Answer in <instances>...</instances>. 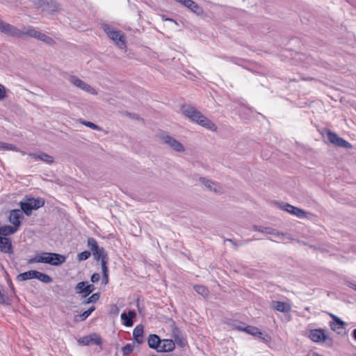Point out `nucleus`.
<instances>
[{"mask_svg":"<svg viewBox=\"0 0 356 356\" xmlns=\"http://www.w3.org/2000/svg\"><path fill=\"white\" fill-rule=\"evenodd\" d=\"M66 257L65 255L55 253L43 252L40 254H35L33 257L28 260V264L43 263L51 266H58L65 263Z\"/></svg>","mask_w":356,"mask_h":356,"instance_id":"nucleus-1","label":"nucleus"},{"mask_svg":"<svg viewBox=\"0 0 356 356\" xmlns=\"http://www.w3.org/2000/svg\"><path fill=\"white\" fill-rule=\"evenodd\" d=\"M0 32L12 37L24 38V36H29L37 39L40 33V31L33 28H29L26 31H22L1 19H0Z\"/></svg>","mask_w":356,"mask_h":356,"instance_id":"nucleus-2","label":"nucleus"},{"mask_svg":"<svg viewBox=\"0 0 356 356\" xmlns=\"http://www.w3.org/2000/svg\"><path fill=\"white\" fill-rule=\"evenodd\" d=\"M183 113L191 121L197 123L209 130L216 131L217 129V127L211 120L205 117L193 106L186 107L184 109Z\"/></svg>","mask_w":356,"mask_h":356,"instance_id":"nucleus-3","label":"nucleus"},{"mask_svg":"<svg viewBox=\"0 0 356 356\" xmlns=\"http://www.w3.org/2000/svg\"><path fill=\"white\" fill-rule=\"evenodd\" d=\"M19 205L22 212L26 216H30L33 210H37L44 205V200L42 197L35 198L26 195L24 199L19 202Z\"/></svg>","mask_w":356,"mask_h":356,"instance_id":"nucleus-4","label":"nucleus"},{"mask_svg":"<svg viewBox=\"0 0 356 356\" xmlns=\"http://www.w3.org/2000/svg\"><path fill=\"white\" fill-rule=\"evenodd\" d=\"M87 245L91 250L94 259L97 261H101V266L103 267L104 264L108 266V256L104 248L99 247L97 241L92 237L87 240Z\"/></svg>","mask_w":356,"mask_h":356,"instance_id":"nucleus-5","label":"nucleus"},{"mask_svg":"<svg viewBox=\"0 0 356 356\" xmlns=\"http://www.w3.org/2000/svg\"><path fill=\"white\" fill-rule=\"evenodd\" d=\"M103 29L108 37L113 40L120 49H124L126 47L125 38L124 34H121L120 31L115 30L108 24H104L103 26Z\"/></svg>","mask_w":356,"mask_h":356,"instance_id":"nucleus-6","label":"nucleus"},{"mask_svg":"<svg viewBox=\"0 0 356 356\" xmlns=\"http://www.w3.org/2000/svg\"><path fill=\"white\" fill-rule=\"evenodd\" d=\"M326 133L328 140L333 145L346 149L352 148V145L348 141L339 137L337 134L332 131L330 129H327Z\"/></svg>","mask_w":356,"mask_h":356,"instance_id":"nucleus-7","label":"nucleus"},{"mask_svg":"<svg viewBox=\"0 0 356 356\" xmlns=\"http://www.w3.org/2000/svg\"><path fill=\"white\" fill-rule=\"evenodd\" d=\"M160 138L163 140L164 144L168 145L173 150L177 152H184L185 151L184 145L172 136L167 134H161Z\"/></svg>","mask_w":356,"mask_h":356,"instance_id":"nucleus-8","label":"nucleus"},{"mask_svg":"<svg viewBox=\"0 0 356 356\" xmlns=\"http://www.w3.org/2000/svg\"><path fill=\"white\" fill-rule=\"evenodd\" d=\"M77 341L78 343L81 346H89L91 344L100 346L102 343V338L96 333L84 336L78 339Z\"/></svg>","mask_w":356,"mask_h":356,"instance_id":"nucleus-9","label":"nucleus"},{"mask_svg":"<svg viewBox=\"0 0 356 356\" xmlns=\"http://www.w3.org/2000/svg\"><path fill=\"white\" fill-rule=\"evenodd\" d=\"M330 316L332 319V321L330 323L331 329L337 334H345L346 323L334 314H330Z\"/></svg>","mask_w":356,"mask_h":356,"instance_id":"nucleus-10","label":"nucleus"},{"mask_svg":"<svg viewBox=\"0 0 356 356\" xmlns=\"http://www.w3.org/2000/svg\"><path fill=\"white\" fill-rule=\"evenodd\" d=\"M309 338L312 341L316 343L325 342L329 340L332 341L331 339H329L325 333V330L323 329H315L312 330L309 333Z\"/></svg>","mask_w":356,"mask_h":356,"instance_id":"nucleus-11","label":"nucleus"},{"mask_svg":"<svg viewBox=\"0 0 356 356\" xmlns=\"http://www.w3.org/2000/svg\"><path fill=\"white\" fill-rule=\"evenodd\" d=\"M69 81L72 85L86 92H88V93L92 95L97 94L95 90L92 87L75 76H70Z\"/></svg>","mask_w":356,"mask_h":356,"instance_id":"nucleus-12","label":"nucleus"},{"mask_svg":"<svg viewBox=\"0 0 356 356\" xmlns=\"http://www.w3.org/2000/svg\"><path fill=\"white\" fill-rule=\"evenodd\" d=\"M24 218L22 211L21 209H16L10 211L8 220L13 226L19 229L22 224L21 220H23Z\"/></svg>","mask_w":356,"mask_h":356,"instance_id":"nucleus-13","label":"nucleus"},{"mask_svg":"<svg viewBox=\"0 0 356 356\" xmlns=\"http://www.w3.org/2000/svg\"><path fill=\"white\" fill-rule=\"evenodd\" d=\"M280 208L283 211H285L300 218H305L307 216V213L304 210L287 203L283 204Z\"/></svg>","mask_w":356,"mask_h":356,"instance_id":"nucleus-14","label":"nucleus"},{"mask_svg":"<svg viewBox=\"0 0 356 356\" xmlns=\"http://www.w3.org/2000/svg\"><path fill=\"white\" fill-rule=\"evenodd\" d=\"M252 229L254 231L260 232L262 233H266L267 234H270L276 236L278 238H282L284 236V234L282 232H280L275 229L269 227H262L254 225L252 226Z\"/></svg>","mask_w":356,"mask_h":356,"instance_id":"nucleus-15","label":"nucleus"},{"mask_svg":"<svg viewBox=\"0 0 356 356\" xmlns=\"http://www.w3.org/2000/svg\"><path fill=\"white\" fill-rule=\"evenodd\" d=\"M136 317V313L134 310H129L127 313L125 312H122L120 315V318L122 321V323L126 327H131L134 325V318Z\"/></svg>","mask_w":356,"mask_h":356,"instance_id":"nucleus-16","label":"nucleus"},{"mask_svg":"<svg viewBox=\"0 0 356 356\" xmlns=\"http://www.w3.org/2000/svg\"><path fill=\"white\" fill-rule=\"evenodd\" d=\"M161 343L162 340L156 334H151L147 337L148 346L152 349L156 350L157 352L159 351Z\"/></svg>","mask_w":356,"mask_h":356,"instance_id":"nucleus-17","label":"nucleus"},{"mask_svg":"<svg viewBox=\"0 0 356 356\" xmlns=\"http://www.w3.org/2000/svg\"><path fill=\"white\" fill-rule=\"evenodd\" d=\"M29 156L36 161H42L47 164H52L54 162L53 156L44 152L30 153L29 154Z\"/></svg>","mask_w":356,"mask_h":356,"instance_id":"nucleus-18","label":"nucleus"},{"mask_svg":"<svg viewBox=\"0 0 356 356\" xmlns=\"http://www.w3.org/2000/svg\"><path fill=\"white\" fill-rule=\"evenodd\" d=\"M0 251L3 253H13L11 239L8 237H0Z\"/></svg>","mask_w":356,"mask_h":356,"instance_id":"nucleus-19","label":"nucleus"},{"mask_svg":"<svg viewBox=\"0 0 356 356\" xmlns=\"http://www.w3.org/2000/svg\"><path fill=\"white\" fill-rule=\"evenodd\" d=\"M42 11L48 14H53L58 10L60 6L54 0H49L44 3Z\"/></svg>","mask_w":356,"mask_h":356,"instance_id":"nucleus-20","label":"nucleus"},{"mask_svg":"<svg viewBox=\"0 0 356 356\" xmlns=\"http://www.w3.org/2000/svg\"><path fill=\"white\" fill-rule=\"evenodd\" d=\"M271 307L282 313L289 312L291 309V305L289 303L280 301H273Z\"/></svg>","mask_w":356,"mask_h":356,"instance_id":"nucleus-21","label":"nucleus"},{"mask_svg":"<svg viewBox=\"0 0 356 356\" xmlns=\"http://www.w3.org/2000/svg\"><path fill=\"white\" fill-rule=\"evenodd\" d=\"M175 348V342L172 339H163L161 344L159 353H167L172 351Z\"/></svg>","mask_w":356,"mask_h":356,"instance_id":"nucleus-22","label":"nucleus"},{"mask_svg":"<svg viewBox=\"0 0 356 356\" xmlns=\"http://www.w3.org/2000/svg\"><path fill=\"white\" fill-rule=\"evenodd\" d=\"M18 229L13 225H4L0 227V237H7L14 234L17 232Z\"/></svg>","mask_w":356,"mask_h":356,"instance_id":"nucleus-23","label":"nucleus"},{"mask_svg":"<svg viewBox=\"0 0 356 356\" xmlns=\"http://www.w3.org/2000/svg\"><path fill=\"white\" fill-rule=\"evenodd\" d=\"M144 333L143 326L142 325H138L133 331L134 339L139 344L143 342V337Z\"/></svg>","mask_w":356,"mask_h":356,"instance_id":"nucleus-24","label":"nucleus"},{"mask_svg":"<svg viewBox=\"0 0 356 356\" xmlns=\"http://www.w3.org/2000/svg\"><path fill=\"white\" fill-rule=\"evenodd\" d=\"M172 337L174 338L175 343H176L181 348L185 347L187 344V340L182 336L179 335V330L177 328L173 330Z\"/></svg>","mask_w":356,"mask_h":356,"instance_id":"nucleus-25","label":"nucleus"},{"mask_svg":"<svg viewBox=\"0 0 356 356\" xmlns=\"http://www.w3.org/2000/svg\"><path fill=\"white\" fill-rule=\"evenodd\" d=\"M37 270H31L24 273L19 274L17 277V280L19 282L25 281L31 279H35Z\"/></svg>","mask_w":356,"mask_h":356,"instance_id":"nucleus-26","label":"nucleus"},{"mask_svg":"<svg viewBox=\"0 0 356 356\" xmlns=\"http://www.w3.org/2000/svg\"><path fill=\"white\" fill-rule=\"evenodd\" d=\"M95 310V307L92 306L88 310L83 312L81 314L76 315L74 316V321H85L92 312Z\"/></svg>","mask_w":356,"mask_h":356,"instance_id":"nucleus-27","label":"nucleus"},{"mask_svg":"<svg viewBox=\"0 0 356 356\" xmlns=\"http://www.w3.org/2000/svg\"><path fill=\"white\" fill-rule=\"evenodd\" d=\"M35 279L40 280V282H42L43 283H45V284L51 283L52 282V278L49 275H48L45 273L39 272L38 270L36 272Z\"/></svg>","mask_w":356,"mask_h":356,"instance_id":"nucleus-28","label":"nucleus"},{"mask_svg":"<svg viewBox=\"0 0 356 356\" xmlns=\"http://www.w3.org/2000/svg\"><path fill=\"white\" fill-rule=\"evenodd\" d=\"M88 283L87 281H82L76 284L75 286V291L76 293L82 294L83 297H86V284Z\"/></svg>","mask_w":356,"mask_h":356,"instance_id":"nucleus-29","label":"nucleus"},{"mask_svg":"<svg viewBox=\"0 0 356 356\" xmlns=\"http://www.w3.org/2000/svg\"><path fill=\"white\" fill-rule=\"evenodd\" d=\"M193 289L198 294L202 296L203 297H207L209 293L208 289L203 285H195Z\"/></svg>","mask_w":356,"mask_h":356,"instance_id":"nucleus-30","label":"nucleus"},{"mask_svg":"<svg viewBox=\"0 0 356 356\" xmlns=\"http://www.w3.org/2000/svg\"><path fill=\"white\" fill-rule=\"evenodd\" d=\"M3 286L0 284V303L6 305H10L12 303V300L8 296L2 293Z\"/></svg>","mask_w":356,"mask_h":356,"instance_id":"nucleus-31","label":"nucleus"},{"mask_svg":"<svg viewBox=\"0 0 356 356\" xmlns=\"http://www.w3.org/2000/svg\"><path fill=\"white\" fill-rule=\"evenodd\" d=\"M244 332L253 336L262 334V332H260L257 327L251 325H246Z\"/></svg>","mask_w":356,"mask_h":356,"instance_id":"nucleus-32","label":"nucleus"},{"mask_svg":"<svg viewBox=\"0 0 356 356\" xmlns=\"http://www.w3.org/2000/svg\"><path fill=\"white\" fill-rule=\"evenodd\" d=\"M99 297H100L99 293H95L92 294L90 297H88L87 299L83 300L82 303L83 305H87V304H90V303H95L99 299Z\"/></svg>","mask_w":356,"mask_h":356,"instance_id":"nucleus-33","label":"nucleus"},{"mask_svg":"<svg viewBox=\"0 0 356 356\" xmlns=\"http://www.w3.org/2000/svg\"><path fill=\"white\" fill-rule=\"evenodd\" d=\"M102 283L103 284H107L108 283V266H105L104 264L103 267H102Z\"/></svg>","mask_w":356,"mask_h":356,"instance_id":"nucleus-34","label":"nucleus"},{"mask_svg":"<svg viewBox=\"0 0 356 356\" xmlns=\"http://www.w3.org/2000/svg\"><path fill=\"white\" fill-rule=\"evenodd\" d=\"M38 39L49 45L54 43V40L51 37L45 35L44 33H40V36L38 37Z\"/></svg>","mask_w":356,"mask_h":356,"instance_id":"nucleus-35","label":"nucleus"},{"mask_svg":"<svg viewBox=\"0 0 356 356\" xmlns=\"http://www.w3.org/2000/svg\"><path fill=\"white\" fill-rule=\"evenodd\" d=\"M134 350V345L131 343H127L122 348V353L124 355H130Z\"/></svg>","mask_w":356,"mask_h":356,"instance_id":"nucleus-36","label":"nucleus"},{"mask_svg":"<svg viewBox=\"0 0 356 356\" xmlns=\"http://www.w3.org/2000/svg\"><path fill=\"white\" fill-rule=\"evenodd\" d=\"M0 148L3 150L17 151V147L15 145L4 142H0Z\"/></svg>","mask_w":356,"mask_h":356,"instance_id":"nucleus-37","label":"nucleus"},{"mask_svg":"<svg viewBox=\"0 0 356 356\" xmlns=\"http://www.w3.org/2000/svg\"><path fill=\"white\" fill-rule=\"evenodd\" d=\"M91 255V252L89 250H85L78 254L77 259L79 261L87 260Z\"/></svg>","mask_w":356,"mask_h":356,"instance_id":"nucleus-38","label":"nucleus"},{"mask_svg":"<svg viewBox=\"0 0 356 356\" xmlns=\"http://www.w3.org/2000/svg\"><path fill=\"white\" fill-rule=\"evenodd\" d=\"M200 181L207 188H208L209 190L212 191V186L214 184V183L213 181H211V180H209L204 177H200Z\"/></svg>","mask_w":356,"mask_h":356,"instance_id":"nucleus-39","label":"nucleus"},{"mask_svg":"<svg viewBox=\"0 0 356 356\" xmlns=\"http://www.w3.org/2000/svg\"><path fill=\"white\" fill-rule=\"evenodd\" d=\"M81 123L83 124H84L85 126L89 127V128H91L92 129H94V130H100V127L94 124L93 122H89V121H82Z\"/></svg>","mask_w":356,"mask_h":356,"instance_id":"nucleus-40","label":"nucleus"},{"mask_svg":"<svg viewBox=\"0 0 356 356\" xmlns=\"http://www.w3.org/2000/svg\"><path fill=\"white\" fill-rule=\"evenodd\" d=\"M86 297L89 296L91 293L95 290V286L92 284H88V282L86 284Z\"/></svg>","mask_w":356,"mask_h":356,"instance_id":"nucleus-41","label":"nucleus"},{"mask_svg":"<svg viewBox=\"0 0 356 356\" xmlns=\"http://www.w3.org/2000/svg\"><path fill=\"white\" fill-rule=\"evenodd\" d=\"M257 337L265 343H268L270 341V337L264 332H262V334H258Z\"/></svg>","mask_w":356,"mask_h":356,"instance_id":"nucleus-42","label":"nucleus"},{"mask_svg":"<svg viewBox=\"0 0 356 356\" xmlns=\"http://www.w3.org/2000/svg\"><path fill=\"white\" fill-rule=\"evenodd\" d=\"M6 97V88L0 83V100L3 99Z\"/></svg>","mask_w":356,"mask_h":356,"instance_id":"nucleus-43","label":"nucleus"},{"mask_svg":"<svg viewBox=\"0 0 356 356\" xmlns=\"http://www.w3.org/2000/svg\"><path fill=\"white\" fill-rule=\"evenodd\" d=\"M234 328H236V330L244 332V329L245 328L246 325L243 323L238 322L237 325L234 324Z\"/></svg>","mask_w":356,"mask_h":356,"instance_id":"nucleus-44","label":"nucleus"},{"mask_svg":"<svg viewBox=\"0 0 356 356\" xmlns=\"http://www.w3.org/2000/svg\"><path fill=\"white\" fill-rule=\"evenodd\" d=\"M100 279V275L99 273H93L91 277H90V281L92 282V283H95V282H97Z\"/></svg>","mask_w":356,"mask_h":356,"instance_id":"nucleus-45","label":"nucleus"},{"mask_svg":"<svg viewBox=\"0 0 356 356\" xmlns=\"http://www.w3.org/2000/svg\"><path fill=\"white\" fill-rule=\"evenodd\" d=\"M8 286H10V289L12 290L13 293H15V287H14V285L10 280H8Z\"/></svg>","mask_w":356,"mask_h":356,"instance_id":"nucleus-46","label":"nucleus"},{"mask_svg":"<svg viewBox=\"0 0 356 356\" xmlns=\"http://www.w3.org/2000/svg\"><path fill=\"white\" fill-rule=\"evenodd\" d=\"M162 18H163V19L164 21L172 22L175 23L176 24H177V22L175 19H171V18H169V17H166L164 15H163Z\"/></svg>","mask_w":356,"mask_h":356,"instance_id":"nucleus-47","label":"nucleus"},{"mask_svg":"<svg viewBox=\"0 0 356 356\" xmlns=\"http://www.w3.org/2000/svg\"><path fill=\"white\" fill-rule=\"evenodd\" d=\"M348 286H349L350 288H352V289H353L355 290V288L356 284H354V283L350 282V283L348 284Z\"/></svg>","mask_w":356,"mask_h":356,"instance_id":"nucleus-48","label":"nucleus"},{"mask_svg":"<svg viewBox=\"0 0 356 356\" xmlns=\"http://www.w3.org/2000/svg\"><path fill=\"white\" fill-rule=\"evenodd\" d=\"M353 337L356 341V329L353 330Z\"/></svg>","mask_w":356,"mask_h":356,"instance_id":"nucleus-49","label":"nucleus"},{"mask_svg":"<svg viewBox=\"0 0 356 356\" xmlns=\"http://www.w3.org/2000/svg\"><path fill=\"white\" fill-rule=\"evenodd\" d=\"M227 241L230 242L232 244L234 243V241H233L232 239H227Z\"/></svg>","mask_w":356,"mask_h":356,"instance_id":"nucleus-50","label":"nucleus"},{"mask_svg":"<svg viewBox=\"0 0 356 356\" xmlns=\"http://www.w3.org/2000/svg\"><path fill=\"white\" fill-rule=\"evenodd\" d=\"M227 241L230 242L232 244L234 243V241H233L232 239H227Z\"/></svg>","mask_w":356,"mask_h":356,"instance_id":"nucleus-51","label":"nucleus"},{"mask_svg":"<svg viewBox=\"0 0 356 356\" xmlns=\"http://www.w3.org/2000/svg\"><path fill=\"white\" fill-rule=\"evenodd\" d=\"M314 356H324V355H321V354L317 353H314Z\"/></svg>","mask_w":356,"mask_h":356,"instance_id":"nucleus-52","label":"nucleus"},{"mask_svg":"<svg viewBox=\"0 0 356 356\" xmlns=\"http://www.w3.org/2000/svg\"><path fill=\"white\" fill-rule=\"evenodd\" d=\"M137 307H138V312H139V313H140V312H141V310H140V307H139L138 303L137 304Z\"/></svg>","mask_w":356,"mask_h":356,"instance_id":"nucleus-53","label":"nucleus"},{"mask_svg":"<svg viewBox=\"0 0 356 356\" xmlns=\"http://www.w3.org/2000/svg\"><path fill=\"white\" fill-rule=\"evenodd\" d=\"M232 245H233L234 246H235V247H237V246H238L237 243H236L235 241H234V243H233Z\"/></svg>","mask_w":356,"mask_h":356,"instance_id":"nucleus-54","label":"nucleus"},{"mask_svg":"<svg viewBox=\"0 0 356 356\" xmlns=\"http://www.w3.org/2000/svg\"><path fill=\"white\" fill-rule=\"evenodd\" d=\"M150 356H156V355H150Z\"/></svg>","mask_w":356,"mask_h":356,"instance_id":"nucleus-55","label":"nucleus"},{"mask_svg":"<svg viewBox=\"0 0 356 356\" xmlns=\"http://www.w3.org/2000/svg\"><path fill=\"white\" fill-rule=\"evenodd\" d=\"M355 291H356V286H355Z\"/></svg>","mask_w":356,"mask_h":356,"instance_id":"nucleus-56","label":"nucleus"}]
</instances>
